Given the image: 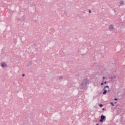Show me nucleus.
I'll return each instance as SVG.
<instances>
[{"instance_id":"obj_1","label":"nucleus","mask_w":125,"mask_h":125,"mask_svg":"<svg viewBox=\"0 0 125 125\" xmlns=\"http://www.w3.org/2000/svg\"><path fill=\"white\" fill-rule=\"evenodd\" d=\"M88 84L89 83H88V80L87 79H85L83 81L82 83V85L83 87H86V85Z\"/></svg>"},{"instance_id":"obj_2","label":"nucleus","mask_w":125,"mask_h":125,"mask_svg":"<svg viewBox=\"0 0 125 125\" xmlns=\"http://www.w3.org/2000/svg\"><path fill=\"white\" fill-rule=\"evenodd\" d=\"M101 119L100 120V122H104V121H105V119H106L105 116H104V115H102L101 117Z\"/></svg>"},{"instance_id":"obj_3","label":"nucleus","mask_w":125,"mask_h":125,"mask_svg":"<svg viewBox=\"0 0 125 125\" xmlns=\"http://www.w3.org/2000/svg\"><path fill=\"white\" fill-rule=\"evenodd\" d=\"M107 88L108 89H109V86H105V87L104 88V92L103 93L104 95L106 94V93H107V90L105 89V88Z\"/></svg>"},{"instance_id":"obj_4","label":"nucleus","mask_w":125,"mask_h":125,"mask_svg":"<svg viewBox=\"0 0 125 125\" xmlns=\"http://www.w3.org/2000/svg\"><path fill=\"white\" fill-rule=\"evenodd\" d=\"M1 66L2 68L7 67V64L5 62H3L2 63H1Z\"/></svg>"},{"instance_id":"obj_5","label":"nucleus","mask_w":125,"mask_h":125,"mask_svg":"<svg viewBox=\"0 0 125 125\" xmlns=\"http://www.w3.org/2000/svg\"><path fill=\"white\" fill-rule=\"evenodd\" d=\"M109 28L110 31H112L114 30V27L113 24H110V25H109Z\"/></svg>"},{"instance_id":"obj_6","label":"nucleus","mask_w":125,"mask_h":125,"mask_svg":"<svg viewBox=\"0 0 125 125\" xmlns=\"http://www.w3.org/2000/svg\"><path fill=\"white\" fill-rule=\"evenodd\" d=\"M123 4H124L123 1H121L120 2V4L119 5V6H122Z\"/></svg>"},{"instance_id":"obj_7","label":"nucleus","mask_w":125,"mask_h":125,"mask_svg":"<svg viewBox=\"0 0 125 125\" xmlns=\"http://www.w3.org/2000/svg\"><path fill=\"white\" fill-rule=\"evenodd\" d=\"M59 79L62 80L63 79V77L62 76H60Z\"/></svg>"},{"instance_id":"obj_8","label":"nucleus","mask_w":125,"mask_h":125,"mask_svg":"<svg viewBox=\"0 0 125 125\" xmlns=\"http://www.w3.org/2000/svg\"><path fill=\"white\" fill-rule=\"evenodd\" d=\"M115 78H116V77L114 76V77H111V80H114Z\"/></svg>"},{"instance_id":"obj_9","label":"nucleus","mask_w":125,"mask_h":125,"mask_svg":"<svg viewBox=\"0 0 125 125\" xmlns=\"http://www.w3.org/2000/svg\"><path fill=\"white\" fill-rule=\"evenodd\" d=\"M110 104L112 105V106H114V104L113 103H111Z\"/></svg>"},{"instance_id":"obj_10","label":"nucleus","mask_w":125,"mask_h":125,"mask_svg":"<svg viewBox=\"0 0 125 125\" xmlns=\"http://www.w3.org/2000/svg\"><path fill=\"white\" fill-rule=\"evenodd\" d=\"M99 106H100L101 107H102L103 106V105L102 104H100L99 105Z\"/></svg>"},{"instance_id":"obj_11","label":"nucleus","mask_w":125,"mask_h":125,"mask_svg":"<svg viewBox=\"0 0 125 125\" xmlns=\"http://www.w3.org/2000/svg\"><path fill=\"white\" fill-rule=\"evenodd\" d=\"M89 13H91V11H90V10H89Z\"/></svg>"},{"instance_id":"obj_12","label":"nucleus","mask_w":125,"mask_h":125,"mask_svg":"<svg viewBox=\"0 0 125 125\" xmlns=\"http://www.w3.org/2000/svg\"><path fill=\"white\" fill-rule=\"evenodd\" d=\"M104 85V83H101V85Z\"/></svg>"},{"instance_id":"obj_13","label":"nucleus","mask_w":125,"mask_h":125,"mask_svg":"<svg viewBox=\"0 0 125 125\" xmlns=\"http://www.w3.org/2000/svg\"><path fill=\"white\" fill-rule=\"evenodd\" d=\"M114 100H115V101H117L118 99H115Z\"/></svg>"},{"instance_id":"obj_14","label":"nucleus","mask_w":125,"mask_h":125,"mask_svg":"<svg viewBox=\"0 0 125 125\" xmlns=\"http://www.w3.org/2000/svg\"><path fill=\"white\" fill-rule=\"evenodd\" d=\"M23 77H24V76H25V75L24 74H22V75Z\"/></svg>"},{"instance_id":"obj_15","label":"nucleus","mask_w":125,"mask_h":125,"mask_svg":"<svg viewBox=\"0 0 125 125\" xmlns=\"http://www.w3.org/2000/svg\"><path fill=\"white\" fill-rule=\"evenodd\" d=\"M104 83L105 84H106L107 83H106V82H105Z\"/></svg>"},{"instance_id":"obj_16","label":"nucleus","mask_w":125,"mask_h":125,"mask_svg":"<svg viewBox=\"0 0 125 125\" xmlns=\"http://www.w3.org/2000/svg\"><path fill=\"white\" fill-rule=\"evenodd\" d=\"M103 79H104H104H105V78L104 77H103Z\"/></svg>"},{"instance_id":"obj_17","label":"nucleus","mask_w":125,"mask_h":125,"mask_svg":"<svg viewBox=\"0 0 125 125\" xmlns=\"http://www.w3.org/2000/svg\"><path fill=\"white\" fill-rule=\"evenodd\" d=\"M108 92H110V90L108 89Z\"/></svg>"},{"instance_id":"obj_18","label":"nucleus","mask_w":125,"mask_h":125,"mask_svg":"<svg viewBox=\"0 0 125 125\" xmlns=\"http://www.w3.org/2000/svg\"><path fill=\"white\" fill-rule=\"evenodd\" d=\"M103 110H104V108H103Z\"/></svg>"},{"instance_id":"obj_19","label":"nucleus","mask_w":125,"mask_h":125,"mask_svg":"<svg viewBox=\"0 0 125 125\" xmlns=\"http://www.w3.org/2000/svg\"><path fill=\"white\" fill-rule=\"evenodd\" d=\"M96 125H99L98 124H97Z\"/></svg>"}]
</instances>
